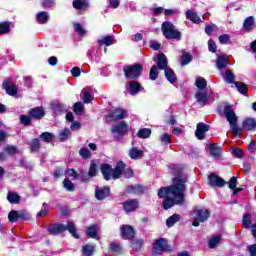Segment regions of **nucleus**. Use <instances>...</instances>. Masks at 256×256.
<instances>
[{"mask_svg": "<svg viewBox=\"0 0 256 256\" xmlns=\"http://www.w3.org/2000/svg\"><path fill=\"white\" fill-rule=\"evenodd\" d=\"M185 183H187V176L179 172L177 177L173 179V185L158 190V197L164 199V209H171L174 205H183L185 201Z\"/></svg>", "mask_w": 256, "mask_h": 256, "instance_id": "1", "label": "nucleus"}, {"mask_svg": "<svg viewBox=\"0 0 256 256\" xmlns=\"http://www.w3.org/2000/svg\"><path fill=\"white\" fill-rule=\"evenodd\" d=\"M100 169L106 181L110 179H120L123 175V171H125V163L118 162L115 169L111 168L109 164H103Z\"/></svg>", "mask_w": 256, "mask_h": 256, "instance_id": "2", "label": "nucleus"}, {"mask_svg": "<svg viewBox=\"0 0 256 256\" xmlns=\"http://www.w3.org/2000/svg\"><path fill=\"white\" fill-rule=\"evenodd\" d=\"M64 231H69L70 234H72V237L74 239H79V234H77V229L75 228V223L68 222L67 225L65 224H55L50 226L49 233L51 235H59V233H63Z\"/></svg>", "mask_w": 256, "mask_h": 256, "instance_id": "3", "label": "nucleus"}, {"mask_svg": "<svg viewBox=\"0 0 256 256\" xmlns=\"http://www.w3.org/2000/svg\"><path fill=\"white\" fill-rule=\"evenodd\" d=\"M162 33L167 39H181V32L177 30V27L173 23L166 21L161 26Z\"/></svg>", "mask_w": 256, "mask_h": 256, "instance_id": "4", "label": "nucleus"}, {"mask_svg": "<svg viewBox=\"0 0 256 256\" xmlns=\"http://www.w3.org/2000/svg\"><path fill=\"white\" fill-rule=\"evenodd\" d=\"M195 218L192 223L194 227H199V223H205L211 216V212H209L206 208H198L194 211Z\"/></svg>", "mask_w": 256, "mask_h": 256, "instance_id": "5", "label": "nucleus"}, {"mask_svg": "<svg viewBox=\"0 0 256 256\" xmlns=\"http://www.w3.org/2000/svg\"><path fill=\"white\" fill-rule=\"evenodd\" d=\"M143 71V66L140 64H134L124 67V73L126 79H138L141 77V72Z\"/></svg>", "mask_w": 256, "mask_h": 256, "instance_id": "6", "label": "nucleus"}, {"mask_svg": "<svg viewBox=\"0 0 256 256\" xmlns=\"http://www.w3.org/2000/svg\"><path fill=\"white\" fill-rule=\"evenodd\" d=\"M224 115L230 125H237L238 117L237 114L231 107L226 106L224 109Z\"/></svg>", "mask_w": 256, "mask_h": 256, "instance_id": "7", "label": "nucleus"}, {"mask_svg": "<svg viewBox=\"0 0 256 256\" xmlns=\"http://www.w3.org/2000/svg\"><path fill=\"white\" fill-rule=\"evenodd\" d=\"M155 253H163V251H169V245H167V240L165 238H160L156 240L153 245Z\"/></svg>", "mask_w": 256, "mask_h": 256, "instance_id": "8", "label": "nucleus"}, {"mask_svg": "<svg viewBox=\"0 0 256 256\" xmlns=\"http://www.w3.org/2000/svg\"><path fill=\"white\" fill-rule=\"evenodd\" d=\"M209 129H210L209 125L203 122L198 123L196 126L195 137H197L200 141H202V139H205V133H207Z\"/></svg>", "mask_w": 256, "mask_h": 256, "instance_id": "9", "label": "nucleus"}, {"mask_svg": "<svg viewBox=\"0 0 256 256\" xmlns=\"http://www.w3.org/2000/svg\"><path fill=\"white\" fill-rule=\"evenodd\" d=\"M113 136L116 138L123 137L127 133V124L125 122H120L116 126L112 127Z\"/></svg>", "mask_w": 256, "mask_h": 256, "instance_id": "10", "label": "nucleus"}, {"mask_svg": "<svg viewBox=\"0 0 256 256\" xmlns=\"http://www.w3.org/2000/svg\"><path fill=\"white\" fill-rule=\"evenodd\" d=\"M111 193V190L109 187H103V188H96L95 190V197L98 199V201H103V199H107Z\"/></svg>", "mask_w": 256, "mask_h": 256, "instance_id": "11", "label": "nucleus"}, {"mask_svg": "<svg viewBox=\"0 0 256 256\" xmlns=\"http://www.w3.org/2000/svg\"><path fill=\"white\" fill-rule=\"evenodd\" d=\"M208 179L210 187H223L226 183L225 180L215 174H211Z\"/></svg>", "mask_w": 256, "mask_h": 256, "instance_id": "12", "label": "nucleus"}, {"mask_svg": "<svg viewBox=\"0 0 256 256\" xmlns=\"http://www.w3.org/2000/svg\"><path fill=\"white\" fill-rule=\"evenodd\" d=\"M127 90L129 91L130 95H137L140 91H143V86L136 81H130L128 83Z\"/></svg>", "mask_w": 256, "mask_h": 256, "instance_id": "13", "label": "nucleus"}, {"mask_svg": "<svg viewBox=\"0 0 256 256\" xmlns=\"http://www.w3.org/2000/svg\"><path fill=\"white\" fill-rule=\"evenodd\" d=\"M121 231L123 239H133V237H135V230L132 226L123 225Z\"/></svg>", "mask_w": 256, "mask_h": 256, "instance_id": "14", "label": "nucleus"}, {"mask_svg": "<svg viewBox=\"0 0 256 256\" xmlns=\"http://www.w3.org/2000/svg\"><path fill=\"white\" fill-rule=\"evenodd\" d=\"M86 235L91 239H97L99 241V226L97 224L91 225L86 230Z\"/></svg>", "mask_w": 256, "mask_h": 256, "instance_id": "15", "label": "nucleus"}, {"mask_svg": "<svg viewBox=\"0 0 256 256\" xmlns=\"http://www.w3.org/2000/svg\"><path fill=\"white\" fill-rule=\"evenodd\" d=\"M196 99L200 103V105H207V103H209L207 90H198V92L196 93Z\"/></svg>", "mask_w": 256, "mask_h": 256, "instance_id": "16", "label": "nucleus"}, {"mask_svg": "<svg viewBox=\"0 0 256 256\" xmlns=\"http://www.w3.org/2000/svg\"><path fill=\"white\" fill-rule=\"evenodd\" d=\"M73 7L74 9H77V11H87L89 8V1L87 0H74L73 1Z\"/></svg>", "mask_w": 256, "mask_h": 256, "instance_id": "17", "label": "nucleus"}, {"mask_svg": "<svg viewBox=\"0 0 256 256\" xmlns=\"http://www.w3.org/2000/svg\"><path fill=\"white\" fill-rule=\"evenodd\" d=\"M29 115L34 119H43L45 117V110L43 107H36L30 110Z\"/></svg>", "mask_w": 256, "mask_h": 256, "instance_id": "18", "label": "nucleus"}, {"mask_svg": "<svg viewBox=\"0 0 256 256\" xmlns=\"http://www.w3.org/2000/svg\"><path fill=\"white\" fill-rule=\"evenodd\" d=\"M111 117L115 121L119 119H125V117H127V111L121 108H116L114 111L111 112Z\"/></svg>", "mask_w": 256, "mask_h": 256, "instance_id": "19", "label": "nucleus"}, {"mask_svg": "<svg viewBox=\"0 0 256 256\" xmlns=\"http://www.w3.org/2000/svg\"><path fill=\"white\" fill-rule=\"evenodd\" d=\"M115 43V38L111 35L102 36L100 39H98V44L105 45L106 47H110V45H113Z\"/></svg>", "mask_w": 256, "mask_h": 256, "instance_id": "20", "label": "nucleus"}, {"mask_svg": "<svg viewBox=\"0 0 256 256\" xmlns=\"http://www.w3.org/2000/svg\"><path fill=\"white\" fill-rule=\"evenodd\" d=\"M243 129L247 131H254L256 129V120L253 118H246L242 123Z\"/></svg>", "mask_w": 256, "mask_h": 256, "instance_id": "21", "label": "nucleus"}, {"mask_svg": "<svg viewBox=\"0 0 256 256\" xmlns=\"http://www.w3.org/2000/svg\"><path fill=\"white\" fill-rule=\"evenodd\" d=\"M137 207H139V202H137V200L135 199L124 202V209L125 211H127V213H131V211H135Z\"/></svg>", "mask_w": 256, "mask_h": 256, "instance_id": "22", "label": "nucleus"}, {"mask_svg": "<svg viewBox=\"0 0 256 256\" xmlns=\"http://www.w3.org/2000/svg\"><path fill=\"white\" fill-rule=\"evenodd\" d=\"M209 153L215 159H219L221 157V147L217 146V144H210Z\"/></svg>", "mask_w": 256, "mask_h": 256, "instance_id": "23", "label": "nucleus"}, {"mask_svg": "<svg viewBox=\"0 0 256 256\" xmlns=\"http://www.w3.org/2000/svg\"><path fill=\"white\" fill-rule=\"evenodd\" d=\"M243 27L245 31H252L255 29V18L253 16H249L244 20Z\"/></svg>", "mask_w": 256, "mask_h": 256, "instance_id": "24", "label": "nucleus"}, {"mask_svg": "<svg viewBox=\"0 0 256 256\" xmlns=\"http://www.w3.org/2000/svg\"><path fill=\"white\" fill-rule=\"evenodd\" d=\"M157 65L159 69H163L164 71H166V69H169V67H167V56H165V54H159L157 56Z\"/></svg>", "mask_w": 256, "mask_h": 256, "instance_id": "25", "label": "nucleus"}, {"mask_svg": "<svg viewBox=\"0 0 256 256\" xmlns=\"http://www.w3.org/2000/svg\"><path fill=\"white\" fill-rule=\"evenodd\" d=\"M228 64L229 60L227 59V56H219L216 60V66L219 70L225 69Z\"/></svg>", "mask_w": 256, "mask_h": 256, "instance_id": "26", "label": "nucleus"}, {"mask_svg": "<svg viewBox=\"0 0 256 256\" xmlns=\"http://www.w3.org/2000/svg\"><path fill=\"white\" fill-rule=\"evenodd\" d=\"M3 87L4 89H6V93H8V95H17V91H19V89L17 88V85L15 84H7V82L3 83Z\"/></svg>", "mask_w": 256, "mask_h": 256, "instance_id": "27", "label": "nucleus"}, {"mask_svg": "<svg viewBox=\"0 0 256 256\" xmlns=\"http://www.w3.org/2000/svg\"><path fill=\"white\" fill-rule=\"evenodd\" d=\"M186 18L189 19V21H192V23H201V18L197 13L191 12V10H188L186 12Z\"/></svg>", "mask_w": 256, "mask_h": 256, "instance_id": "28", "label": "nucleus"}, {"mask_svg": "<svg viewBox=\"0 0 256 256\" xmlns=\"http://www.w3.org/2000/svg\"><path fill=\"white\" fill-rule=\"evenodd\" d=\"M193 57L189 52H185L184 50L182 51V56L180 58L181 65H189L191 63Z\"/></svg>", "mask_w": 256, "mask_h": 256, "instance_id": "29", "label": "nucleus"}, {"mask_svg": "<svg viewBox=\"0 0 256 256\" xmlns=\"http://www.w3.org/2000/svg\"><path fill=\"white\" fill-rule=\"evenodd\" d=\"M165 77L170 83H175L177 81V76H175V72H173V69L171 68H166Z\"/></svg>", "mask_w": 256, "mask_h": 256, "instance_id": "30", "label": "nucleus"}, {"mask_svg": "<svg viewBox=\"0 0 256 256\" xmlns=\"http://www.w3.org/2000/svg\"><path fill=\"white\" fill-rule=\"evenodd\" d=\"M195 85L199 91H205V87H207V80L203 77H198L195 81Z\"/></svg>", "mask_w": 256, "mask_h": 256, "instance_id": "31", "label": "nucleus"}, {"mask_svg": "<svg viewBox=\"0 0 256 256\" xmlns=\"http://www.w3.org/2000/svg\"><path fill=\"white\" fill-rule=\"evenodd\" d=\"M129 155H130L131 159H141V157H143V151L134 147L130 150Z\"/></svg>", "mask_w": 256, "mask_h": 256, "instance_id": "32", "label": "nucleus"}, {"mask_svg": "<svg viewBox=\"0 0 256 256\" xmlns=\"http://www.w3.org/2000/svg\"><path fill=\"white\" fill-rule=\"evenodd\" d=\"M144 189L141 185H132L128 187V193H132L134 195H139L140 193H143Z\"/></svg>", "mask_w": 256, "mask_h": 256, "instance_id": "33", "label": "nucleus"}, {"mask_svg": "<svg viewBox=\"0 0 256 256\" xmlns=\"http://www.w3.org/2000/svg\"><path fill=\"white\" fill-rule=\"evenodd\" d=\"M223 79L226 81V83H235V74H233L231 70H226V72L223 74Z\"/></svg>", "mask_w": 256, "mask_h": 256, "instance_id": "34", "label": "nucleus"}, {"mask_svg": "<svg viewBox=\"0 0 256 256\" xmlns=\"http://www.w3.org/2000/svg\"><path fill=\"white\" fill-rule=\"evenodd\" d=\"M179 219H180L179 214H173L166 221L167 227H173L175 225V223H177V221H179Z\"/></svg>", "mask_w": 256, "mask_h": 256, "instance_id": "35", "label": "nucleus"}, {"mask_svg": "<svg viewBox=\"0 0 256 256\" xmlns=\"http://www.w3.org/2000/svg\"><path fill=\"white\" fill-rule=\"evenodd\" d=\"M138 137L140 139H148V137H151V129L149 128H143L138 131Z\"/></svg>", "mask_w": 256, "mask_h": 256, "instance_id": "36", "label": "nucleus"}, {"mask_svg": "<svg viewBox=\"0 0 256 256\" xmlns=\"http://www.w3.org/2000/svg\"><path fill=\"white\" fill-rule=\"evenodd\" d=\"M11 31V24L8 22H1L0 23V35H5Z\"/></svg>", "mask_w": 256, "mask_h": 256, "instance_id": "37", "label": "nucleus"}, {"mask_svg": "<svg viewBox=\"0 0 256 256\" xmlns=\"http://www.w3.org/2000/svg\"><path fill=\"white\" fill-rule=\"evenodd\" d=\"M234 85L239 93L245 94L248 91L247 84L243 82H234Z\"/></svg>", "mask_w": 256, "mask_h": 256, "instance_id": "38", "label": "nucleus"}, {"mask_svg": "<svg viewBox=\"0 0 256 256\" xmlns=\"http://www.w3.org/2000/svg\"><path fill=\"white\" fill-rule=\"evenodd\" d=\"M94 251H95V245L87 244L83 247V253L86 256L93 255Z\"/></svg>", "mask_w": 256, "mask_h": 256, "instance_id": "39", "label": "nucleus"}, {"mask_svg": "<svg viewBox=\"0 0 256 256\" xmlns=\"http://www.w3.org/2000/svg\"><path fill=\"white\" fill-rule=\"evenodd\" d=\"M83 97L82 100L84 103H90L93 101V96L91 95V92L89 90H82Z\"/></svg>", "mask_w": 256, "mask_h": 256, "instance_id": "40", "label": "nucleus"}, {"mask_svg": "<svg viewBox=\"0 0 256 256\" xmlns=\"http://www.w3.org/2000/svg\"><path fill=\"white\" fill-rule=\"evenodd\" d=\"M40 139L45 143H51V141H53V134L51 132H43L40 135Z\"/></svg>", "mask_w": 256, "mask_h": 256, "instance_id": "41", "label": "nucleus"}, {"mask_svg": "<svg viewBox=\"0 0 256 256\" xmlns=\"http://www.w3.org/2000/svg\"><path fill=\"white\" fill-rule=\"evenodd\" d=\"M8 219L10 221V223H15L19 220V211L16 210H12L9 215H8Z\"/></svg>", "mask_w": 256, "mask_h": 256, "instance_id": "42", "label": "nucleus"}, {"mask_svg": "<svg viewBox=\"0 0 256 256\" xmlns=\"http://www.w3.org/2000/svg\"><path fill=\"white\" fill-rule=\"evenodd\" d=\"M221 242V236H213L209 241V247L210 249H214V247H217V244Z\"/></svg>", "mask_w": 256, "mask_h": 256, "instance_id": "43", "label": "nucleus"}, {"mask_svg": "<svg viewBox=\"0 0 256 256\" xmlns=\"http://www.w3.org/2000/svg\"><path fill=\"white\" fill-rule=\"evenodd\" d=\"M30 148L32 149V151L37 152L39 151L40 147H41V143L39 142V139H33L30 143Z\"/></svg>", "mask_w": 256, "mask_h": 256, "instance_id": "44", "label": "nucleus"}, {"mask_svg": "<svg viewBox=\"0 0 256 256\" xmlns=\"http://www.w3.org/2000/svg\"><path fill=\"white\" fill-rule=\"evenodd\" d=\"M7 199L10 203L17 204V203H19L20 197H19V194H14V193L9 192L7 195Z\"/></svg>", "mask_w": 256, "mask_h": 256, "instance_id": "45", "label": "nucleus"}, {"mask_svg": "<svg viewBox=\"0 0 256 256\" xmlns=\"http://www.w3.org/2000/svg\"><path fill=\"white\" fill-rule=\"evenodd\" d=\"M149 77L151 81H155V79L159 77V71L157 70V66L154 65L151 67Z\"/></svg>", "mask_w": 256, "mask_h": 256, "instance_id": "46", "label": "nucleus"}, {"mask_svg": "<svg viewBox=\"0 0 256 256\" xmlns=\"http://www.w3.org/2000/svg\"><path fill=\"white\" fill-rule=\"evenodd\" d=\"M47 19H49V15H47V12H40L37 14L38 23H47Z\"/></svg>", "mask_w": 256, "mask_h": 256, "instance_id": "47", "label": "nucleus"}, {"mask_svg": "<svg viewBox=\"0 0 256 256\" xmlns=\"http://www.w3.org/2000/svg\"><path fill=\"white\" fill-rule=\"evenodd\" d=\"M71 137V131L64 129L62 132L59 134V139L60 141H67Z\"/></svg>", "mask_w": 256, "mask_h": 256, "instance_id": "48", "label": "nucleus"}, {"mask_svg": "<svg viewBox=\"0 0 256 256\" xmlns=\"http://www.w3.org/2000/svg\"><path fill=\"white\" fill-rule=\"evenodd\" d=\"M79 155L82 159H89L91 157V151H89L88 148H81Z\"/></svg>", "mask_w": 256, "mask_h": 256, "instance_id": "49", "label": "nucleus"}, {"mask_svg": "<svg viewBox=\"0 0 256 256\" xmlns=\"http://www.w3.org/2000/svg\"><path fill=\"white\" fill-rule=\"evenodd\" d=\"M63 185L67 191H75V185L69 179H65Z\"/></svg>", "mask_w": 256, "mask_h": 256, "instance_id": "50", "label": "nucleus"}, {"mask_svg": "<svg viewBox=\"0 0 256 256\" xmlns=\"http://www.w3.org/2000/svg\"><path fill=\"white\" fill-rule=\"evenodd\" d=\"M205 31H206L207 35H212L213 33H216V31H219V28L217 27V25L211 24V25L206 26Z\"/></svg>", "mask_w": 256, "mask_h": 256, "instance_id": "51", "label": "nucleus"}, {"mask_svg": "<svg viewBox=\"0 0 256 256\" xmlns=\"http://www.w3.org/2000/svg\"><path fill=\"white\" fill-rule=\"evenodd\" d=\"M84 105L81 102H76L74 104V112L76 113V115H81V113H83V109H84Z\"/></svg>", "mask_w": 256, "mask_h": 256, "instance_id": "52", "label": "nucleus"}, {"mask_svg": "<svg viewBox=\"0 0 256 256\" xmlns=\"http://www.w3.org/2000/svg\"><path fill=\"white\" fill-rule=\"evenodd\" d=\"M242 225L246 229H249V227L251 226V216L250 215L246 214L243 216Z\"/></svg>", "mask_w": 256, "mask_h": 256, "instance_id": "53", "label": "nucleus"}, {"mask_svg": "<svg viewBox=\"0 0 256 256\" xmlns=\"http://www.w3.org/2000/svg\"><path fill=\"white\" fill-rule=\"evenodd\" d=\"M110 250H112L113 253H121L122 251L121 244L116 242L110 243Z\"/></svg>", "mask_w": 256, "mask_h": 256, "instance_id": "54", "label": "nucleus"}, {"mask_svg": "<svg viewBox=\"0 0 256 256\" xmlns=\"http://www.w3.org/2000/svg\"><path fill=\"white\" fill-rule=\"evenodd\" d=\"M160 141L163 145H169V143H171V135L164 133L161 137H160Z\"/></svg>", "mask_w": 256, "mask_h": 256, "instance_id": "55", "label": "nucleus"}, {"mask_svg": "<svg viewBox=\"0 0 256 256\" xmlns=\"http://www.w3.org/2000/svg\"><path fill=\"white\" fill-rule=\"evenodd\" d=\"M4 151H7V153L9 155H15V153H19V150L17 149V147L15 146H9L7 145L5 148H4Z\"/></svg>", "mask_w": 256, "mask_h": 256, "instance_id": "56", "label": "nucleus"}, {"mask_svg": "<svg viewBox=\"0 0 256 256\" xmlns=\"http://www.w3.org/2000/svg\"><path fill=\"white\" fill-rule=\"evenodd\" d=\"M20 123L22 125H31V116L20 115Z\"/></svg>", "mask_w": 256, "mask_h": 256, "instance_id": "57", "label": "nucleus"}, {"mask_svg": "<svg viewBox=\"0 0 256 256\" xmlns=\"http://www.w3.org/2000/svg\"><path fill=\"white\" fill-rule=\"evenodd\" d=\"M89 177H95L97 175V164L92 163L88 172Z\"/></svg>", "mask_w": 256, "mask_h": 256, "instance_id": "58", "label": "nucleus"}, {"mask_svg": "<svg viewBox=\"0 0 256 256\" xmlns=\"http://www.w3.org/2000/svg\"><path fill=\"white\" fill-rule=\"evenodd\" d=\"M74 28L76 33L80 34L81 36L85 35V29L83 28V26H81L80 23L75 22Z\"/></svg>", "mask_w": 256, "mask_h": 256, "instance_id": "59", "label": "nucleus"}, {"mask_svg": "<svg viewBox=\"0 0 256 256\" xmlns=\"http://www.w3.org/2000/svg\"><path fill=\"white\" fill-rule=\"evenodd\" d=\"M231 125V131L233 135L239 136L241 135V128L237 126V124H230Z\"/></svg>", "mask_w": 256, "mask_h": 256, "instance_id": "60", "label": "nucleus"}, {"mask_svg": "<svg viewBox=\"0 0 256 256\" xmlns=\"http://www.w3.org/2000/svg\"><path fill=\"white\" fill-rule=\"evenodd\" d=\"M229 39H231V36H229V34L219 36V41L222 45L229 43Z\"/></svg>", "mask_w": 256, "mask_h": 256, "instance_id": "61", "label": "nucleus"}, {"mask_svg": "<svg viewBox=\"0 0 256 256\" xmlns=\"http://www.w3.org/2000/svg\"><path fill=\"white\" fill-rule=\"evenodd\" d=\"M229 189H236L237 187V177H232L230 181L228 182Z\"/></svg>", "mask_w": 256, "mask_h": 256, "instance_id": "62", "label": "nucleus"}, {"mask_svg": "<svg viewBox=\"0 0 256 256\" xmlns=\"http://www.w3.org/2000/svg\"><path fill=\"white\" fill-rule=\"evenodd\" d=\"M43 7H55V0H43L42 2Z\"/></svg>", "mask_w": 256, "mask_h": 256, "instance_id": "63", "label": "nucleus"}, {"mask_svg": "<svg viewBox=\"0 0 256 256\" xmlns=\"http://www.w3.org/2000/svg\"><path fill=\"white\" fill-rule=\"evenodd\" d=\"M248 251L251 256H256V244L248 246Z\"/></svg>", "mask_w": 256, "mask_h": 256, "instance_id": "64", "label": "nucleus"}]
</instances>
